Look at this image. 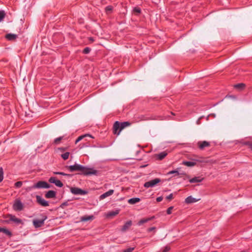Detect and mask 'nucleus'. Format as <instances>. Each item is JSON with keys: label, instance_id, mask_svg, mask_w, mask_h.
<instances>
[{"label": "nucleus", "instance_id": "b1692460", "mask_svg": "<svg viewBox=\"0 0 252 252\" xmlns=\"http://www.w3.org/2000/svg\"><path fill=\"white\" fill-rule=\"evenodd\" d=\"M0 232H2L8 236L11 235V232L9 230L5 228L0 227Z\"/></svg>", "mask_w": 252, "mask_h": 252}, {"label": "nucleus", "instance_id": "9b49d317", "mask_svg": "<svg viewBox=\"0 0 252 252\" xmlns=\"http://www.w3.org/2000/svg\"><path fill=\"white\" fill-rule=\"evenodd\" d=\"M9 220L10 221L14 222V223H15L17 224L23 223L22 220L16 218L15 216H13V215H10Z\"/></svg>", "mask_w": 252, "mask_h": 252}, {"label": "nucleus", "instance_id": "f257e3e1", "mask_svg": "<svg viewBox=\"0 0 252 252\" xmlns=\"http://www.w3.org/2000/svg\"><path fill=\"white\" fill-rule=\"evenodd\" d=\"M67 168L70 172L81 171V174L86 176L92 175H96L98 174V171L93 168H89L77 163L70 165L68 166Z\"/></svg>", "mask_w": 252, "mask_h": 252}, {"label": "nucleus", "instance_id": "6ab92c4d", "mask_svg": "<svg viewBox=\"0 0 252 252\" xmlns=\"http://www.w3.org/2000/svg\"><path fill=\"white\" fill-rule=\"evenodd\" d=\"M183 164L188 167H192L195 165L196 163L195 161H183Z\"/></svg>", "mask_w": 252, "mask_h": 252}, {"label": "nucleus", "instance_id": "423d86ee", "mask_svg": "<svg viewBox=\"0 0 252 252\" xmlns=\"http://www.w3.org/2000/svg\"><path fill=\"white\" fill-rule=\"evenodd\" d=\"M36 198L37 202L41 206L46 207L49 205L48 202L43 199L41 196L39 195H36Z\"/></svg>", "mask_w": 252, "mask_h": 252}, {"label": "nucleus", "instance_id": "c756f323", "mask_svg": "<svg viewBox=\"0 0 252 252\" xmlns=\"http://www.w3.org/2000/svg\"><path fill=\"white\" fill-rule=\"evenodd\" d=\"M5 16V13L3 10H0V22L3 21Z\"/></svg>", "mask_w": 252, "mask_h": 252}, {"label": "nucleus", "instance_id": "f704fd0d", "mask_svg": "<svg viewBox=\"0 0 252 252\" xmlns=\"http://www.w3.org/2000/svg\"><path fill=\"white\" fill-rule=\"evenodd\" d=\"M91 51V49L89 47H86L83 51V53L85 54H89Z\"/></svg>", "mask_w": 252, "mask_h": 252}, {"label": "nucleus", "instance_id": "f3484780", "mask_svg": "<svg viewBox=\"0 0 252 252\" xmlns=\"http://www.w3.org/2000/svg\"><path fill=\"white\" fill-rule=\"evenodd\" d=\"M197 201V199L192 197L191 196H188L185 199V202L187 204H190Z\"/></svg>", "mask_w": 252, "mask_h": 252}, {"label": "nucleus", "instance_id": "2f4dec72", "mask_svg": "<svg viewBox=\"0 0 252 252\" xmlns=\"http://www.w3.org/2000/svg\"><path fill=\"white\" fill-rule=\"evenodd\" d=\"M54 174H56V175H61L66 176H68V177L70 176L69 174H66V173H65L64 172H54Z\"/></svg>", "mask_w": 252, "mask_h": 252}, {"label": "nucleus", "instance_id": "09e8293b", "mask_svg": "<svg viewBox=\"0 0 252 252\" xmlns=\"http://www.w3.org/2000/svg\"><path fill=\"white\" fill-rule=\"evenodd\" d=\"M251 148H252V144L251 145Z\"/></svg>", "mask_w": 252, "mask_h": 252}, {"label": "nucleus", "instance_id": "412c9836", "mask_svg": "<svg viewBox=\"0 0 252 252\" xmlns=\"http://www.w3.org/2000/svg\"><path fill=\"white\" fill-rule=\"evenodd\" d=\"M203 180V178H201L199 177H195L189 180V182L190 183H195L201 182Z\"/></svg>", "mask_w": 252, "mask_h": 252}, {"label": "nucleus", "instance_id": "de8ad7c7", "mask_svg": "<svg viewBox=\"0 0 252 252\" xmlns=\"http://www.w3.org/2000/svg\"><path fill=\"white\" fill-rule=\"evenodd\" d=\"M90 40L93 41H94V39H93V37H90Z\"/></svg>", "mask_w": 252, "mask_h": 252}, {"label": "nucleus", "instance_id": "1a4fd4ad", "mask_svg": "<svg viewBox=\"0 0 252 252\" xmlns=\"http://www.w3.org/2000/svg\"><path fill=\"white\" fill-rule=\"evenodd\" d=\"M121 129L120 123L118 121H116L113 126V132L115 134L119 135L120 133Z\"/></svg>", "mask_w": 252, "mask_h": 252}, {"label": "nucleus", "instance_id": "2eb2a0df", "mask_svg": "<svg viewBox=\"0 0 252 252\" xmlns=\"http://www.w3.org/2000/svg\"><path fill=\"white\" fill-rule=\"evenodd\" d=\"M17 35L13 33H8L6 34L5 38L9 41L15 40L17 38Z\"/></svg>", "mask_w": 252, "mask_h": 252}, {"label": "nucleus", "instance_id": "a18cd8bd", "mask_svg": "<svg viewBox=\"0 0 252 252\" xmlns=\"http://www.w3.org/2000/svg\"><path fill=\"white\" fill-rule=\"evenodd\" d=\"M66 205V203H63L62 204L61 206L63 207V206L64 205Z\"/></svg>", "mask_w": 252, "mask_h": 252}, {"label": "nucleus", "instance_id": "473e14b6", "mask_svg": "<svg viewBox=\"0 0 252 252\" xmlns=\"http://www.w3.org/2000/svg\"><path fill=\"white\" fill-rule=\"evenodd\" d=\"M3 179V171L2 167H0V183Z\"/></svg>", "mask_w": 252, "mask_h": 252}, {"label": "nucleus", "instance_id": "37998d69", "mask_svg": "<svg viewBox=\"0 0 252 252\" xmlns=\"http://www.w3.org/2000/svg\"><path fill=\"white\" fill-rule=\"evenodd\" d=\"M163 198L161 196H159L157 198V202H160L162 200Z\"/></svg>", "mask_w": 252, "mask_h": 252}, {"label": "nucleus", "instance_id": "a19ab883", "mask_svg": "<svg viewBox=\"0 0 252 252\" xmlns=\"http://www.w3.org/2000/svg\"><path fill=\"white\" fill-rule=\"evenodd\" d=\"M155 229H156V227H152L149 228L147 229V231L148 232H152V231H153V230H154Z\"/></svg>", "mask_w": 252, "mask_h": 252}, {"label": "nucleus", "instance_id": "dca6fc26", "mask_svg": "<svg viewBox=\"0 0 252 252\" xmlns=\"http://www.w3.org/2000/svg\"><path fill=\"white\" fill-rule=\"evenodd\" d=\"M94 219V216L93 215L91 216H84L81 217L80 218V220L81 221H88L91 220H93Z\"/></svg>", "mask_w": 252, "mask_h": 252}, {"label": "nucleus", "instance_id": "f03ea898", "mask_svg": "<svg viewBox=\"0 0 252 252\" xmlns=\"http://www.w3.org/2000/svg\"><path fill=\"white\" fill-rule=\"evenodd\" d=\"M51 186L45 181H39L34 184L32 186L29 188V190L34 189H49Z\"/></svg>", "mask_w": 252, "mask_h": 252}, {"label": "nucleus", "instance_id": "0eeeda50", "mask_svg": "<svg viewBox=\"0 0 252 252\" xmlns=\"http://www.w3.org/2000/svg\"><path fill=\"white\" fill-rule=\"evenodd\" d=\"M50 183L54 184L56 186L61 188L63 186V184L55 177H51L49 179Z\"/></svg>", "mask_w": 252, "mask_h": 252}, {"label": "nucleus", "instance_id": "79ce46f5", "mask_svg": "<svg viewBox=\"0 0 252 252\" xmlns=\"http://www.w3.org/2000/svg\"><path fill=\"white\" fill-rule=\"evenodd\" d=\"M170 250V248L168 247H166L163 251V252H167Z\"/></svg>", "mask_w": 252, "mask_h": 252}, {"label": "nucleus", "instance_id": "9d476101", "mask_svg": "<svg viewBox=\"0 0 252 252\" xmlns=\"http://www.w3.org/2000/svg\"><path fill=\"white\" fill-rule=\"evenodd\" d=\"M197 145L199 149L202 150L205 148L209 147L210 146V143L206 141H199L197 143Z\"/></svg>", "mask_w": 252, "mask_h": 252}, {"label": "nucleus", "instance_id": "58836bf2", "mask_svg": "<svg viewBox=\"0 0 252 252\" xmlns=\"http://www.w3.org/2000/svg\"><path fill=\"white\" fill-rule=\"evenodd\" d=\"M134 248H128L124 251V252H132L134 250Z\"/></svg>", "mask_w": 252, "mask_h": 252}, {"label": "nucleus", "instance_id": "aec40b11", "mask_svg": "<svg viewBox=\"0 0 252 252\" xmlns=\"http://www.w3.org/2000/svg\"><path fill=\"white\" fill-rule=\"evenodd\" d=\"M140 201V199L138 197H133L128 200V203L130 204H134Z\"/></svg>", "mask_w": 252, "mask_h": 252}, {"label": "nucleus", "instance_id": "20e7f679", "mask_svg": "<svg viewBox=\"0 0 252 252\" xmlns=\"http://www.w3.org/2000/svg\"><path fill=\"white\" fill-rule=\"evenodd\" d=\"M70 191L72 194L75 195H85L87 193V191L76 187L71 188Z\"/></svg>", "mask_w": 252, "mask_h": 252}, {"label": "nucleus", "instance_id": "7ed1b4c3", "mask_svg": "<svg viewBox=\"0 0 252 252\" xmlns=\"http://www.w3.org/2000/svg\"><path fill=\"white\" fill-rule=\"evenodd\" d=\"M161 180L159 178H155L153 180H150L148 182L145 183L144 187L146 188H153L155 187L157 184L160 183Z\"/></svg>", "mask_w": 252, "mask_h": 252}, {"label": "nucleus", "instance_id": "f8f14e48", "mask_svg": "<svg viewBox=\"0 0 252 252\" xmlns=\"http://www.w3.org/2000/svg\"><path fill=\"white\" fill-rule=\"evenodd\" d=\"M132 225V221L128 220L126 221L121 228V231L126 232Z\"/></svg>", "mask_w": 252, "mask_h": 252}, {"label": "nucleus", "instance_id": "ea45409f", "mask_svg": "<svg viewBox=\"0 0 252 252\" xmlns=\"http://www.w3.org/2000/svg\"><path fill=\"white\" fill-rule=\"evenodd\" d=\"M166 198L168 200H171L173 198V194L172 193H170L169 195L166 197Z\"/></svg>", "mask_w": 252, "mask_h": 252}, {"label": "nucleus", "instance_id": "c9c22d12", "mask_svg": "<svg viewBox=\"0 0 252 252\" xmlns=\"http://www.w3.org/2000/svg\"><path fill=\"white\" fill-rule=\"evenodd\" d=\"M112 6H111V5H108L105 8V11L106 12H110L112 11Z\"/></svg>", "mask_w": 252, "mask_h": 252}, {"label": "nucleus", "instance_id": "72a5a7b5", "mask_svg": "<svg viewBox=\"0 0 252 252\" xmlns=\"http://www.w3.org/2000/svg\"><path fill=\"white\" fill-rule=\"evenodd\" d=\"M23 185V182L22 181H18L15 183V187L17 188H19L21 187Z\"/></svg>", "mask_w": 252, "mask_h": 252}, {"label": "nucleus", "instance_id": "6e6552de", "mask_svg": "<svg viewBox=\"0 0 252 252\" xmlns=\"http://www.w3.org/2000/svg\"><path fill=\"white\" fill-rule=\"evenodd\" d=\"M47 219V217H44L43 219L41 220H33V224L35 228H38L42 226L45 220Z\"/></svg>", "mask_w": 252, "mask_h": 252}, {"label": "nucleus", "instance_id": "5701e85b", "mask_svg": "<svg viewBox=\"0 0 252 252\" xmlns=\"http://www.w3.org/2000/svg\"><path fill=\"white\" fill-rule=\"evenodd\" d=\"M119 212H120L119 210H116L115 211L109 212L107 213V217H111L115 216L119 213Z\"/></svg>", "mask_w": 252, "mask_h": 252}, {"label": "nucleus", "instance_id": "bb28decb", "mask_svg": "<svg viewBox=\"0 0 252 252\" xmlns=\"http://www.w3.org/2000/svg\"><path fill=\"white\" fill-rule=\"evenodd\" d=\"M170 174H174L173 176H176L180 175V173H179L178 171L177 170H172L167 173V175H170Z\"/></svg>", "mask_w": 252, "mask_h": 252}, {"label": "nucleus", "instance_id": "cd10ccee", "mask_svg": "<svg viewBox=\"0 0 252 252\" xmlns=\"http://www.w3.org/2000/svg\"><path fill=\"white\" fill-rule=\"evenodd\" d=\"M63 136H60L59 137L55 138L54 141V143L56 145L59 144L61 141L63 139Z\"/></svg>", "mask_w": 252, "mask_h": 252}, {"label": "nucleus", "instance_id": "4be33fe9", "mask_svg": "<svg viewBox=\"0 0 252 252\" xmlns=\"http://www.w3.org/2000/svg\"><path fill=\"white\" fill-rule=\"evenodd\" d=\"M167 153L165 151H163L157 155V157L158 159L162 160L167 156Z\"/></svg>", "mask_w": 252, "mask_h": 252}, {"label": "nucleus", "instance_id": "39448f33", "mask_svg": "<svg viewBox=\"0 0 252 252\" xmlns=\"http://www.w3.org/2000/svg\"><path fill=\"white\" fill-rule=\"evenodd\" d=\"M13 208L16 211H21L23 209V204L20 200H17L13 205Z\"/></svg>", "mask_w": 252, "mask_h": 252}, {"label": "nucleus", "instance_id": "a211bd4d", "mask_svg": "<svg viewBox=\"0 0 252 252\" xmlns=\"http://www.w3.org/2000/svg\"><path fill=\"white\" fill-rule=\"evenodd\" d=\"M153 218H154V217L142 219L138 221V222L137 223V224H138V225L140 226L142 224H143V223L147 222L148 221L152 220Z\"/></svg>", "mask_w": 252, "mask_h": 252}, {"label": "nucleus", "instance_id": "4c0bfd02", "mask_svg": "<svg viewBox=\"0 0 252 252\" xmlns=\"http://www.w3.org/2000/svg\"><path fill=\"white\" fill-rule=\"evenodd\" d=\"M133 11L137 13H140L141 12V9L139 7H135L133 9Z\"/></svg>", "mask_w": 252, "mask_h": 252}, {"label": "nucleus", "instance_id": "a878e982", "mask_svg": "<svg viewBox=\"0 0 252 252\" xmlns=\"http://www.w3.org/2000/svg\"><path fill=\"white\" fill-rule=\"evenodd\" d=\"M130 125V123L128 122H124L122 123H120L121 126V129L122 130L126 126H129Z\"/></svg>", "mask_w": 252, "mask_h": 252}, {"label": "nucleus", "instance_id": "4468645a", "mask_svg": "<svg viewBox=\"0 0 252 252\" xmlns=\"http://www.w3.org/2000/svg\"><path fill=\"white\" fill-rule=\"evenodd\" d=\"M114 191L113 189H110L108 191L101 194L100 196V198L101 199H103L111 195L114 193Z\"/></svg>", "mask_w": 252, "mask_h": 252}, {"label": "nucleus", "instance_id": "8fccbe9b", "mask_svg": "<svg viewBox=\"0 0 252 252\" xmlns=\"http://www.w3.org/2000/svg\"><path fill=\"white\" fill-rule=\"evenodd\" d=\"M244 252V251H242V252Z\"/></svg>", "mask_w": 252, "mask_h": 252}, {"label": "nucleus", "instance_id": "49530a36", "mask_svg": "<svg viewBox=\"0 0 252 252\" xmlns=\"http://www.w3.org/2000/svg\"><path fill=\"white\" fill-rule=\"evenodd\" d=\"M79 142V140H78V139H77L75 141V144L77 143L78 142Z\"/></svg>", "mask_w": 252, "mask_h": 252}, {"label": "nucleus", "instance_id": "c85d7f7f", "mask_svg": "<svg viewBox=\"0 0 252 252\" xmlns=\"http://www.w3.org/2000/svg\"><path fill=\"white\" fill-rule=\"evenodd\" d=\"M70 153L69 152H65L64 154L61 155V157L64 159L66 160L68 159Z\"/></svg>", "mask_w": 252, "mask_h": 252}, {"label": "nucleus", "instance_id": "ddd939ff", "mask_svg": "<svg viewBox=\"0 0 252 252\" xmlns=\"http://www.w3.org/2000/svg\"><path fill=\"white\" fill-rule=\"evenodd\" d=\"M56 192L54 190H49L45 195L46 198H54L56 197Z\"/></svg>", "mask_w": 252, "mask_h": 252}, {"label": "nucleus", "instance_id": "7c9ffc66", "mask_svg": "<svg viewBox=\"0 0 252 252\" xmlns=\"http://www.w3.org/2000/svg\"><path fill=\"white\" fill-rule=\"evenodd\" d=\"M87 136H89V137H93L91 135H90L89 134H85V135H81V136H79L77 138L78 140H79V141H80L82 140L84 137H87Z\"/></svg>", "mask_w": 252, "mask_h": 252}, {"label": "nucleus", "instance_id": "e433bc0d", "mask_svg": "<svg viewBox=\"0 0 252 252\" xmlns=\"http://www.w3.org/2000/svg\"><path fill=\"white\" fill-rule=\"evenodd\" d=\"M173 209V207H172V206L169 207L167 209V211H166L167 214L168 215L171 214L172 213V210Z\"/></svg>", "mask_w": 252, "mask_h": 252}, {"label": "nucleus", "instance_id": "c03bdc74", "mask_svg": "<svg viewBox=\"0 0 252 252\" xmlns=\"http://www.w3.org/2000/svg\"><path fill=\"white\" fill-rule=\"evenodd\" d=\"M59 150H62V151H64L65 150V148H59Z\"/></svg>", "mask_w": 252, "mask_h": 252}, {"label": "nucleus", "instance_id": "393cba45", "mask_svg": "<svg viewBox=\"0 0 252 252\" xmlns=\"http://www.w3.org/2000/svg\"><path fill=\"white\" fill-rule=\"evenodd\" d=\"M234 87L236 89L241 90L245 88V84L244 83H239L235 85Z\"/></svg>", "mask_w": 252, "mask_h": 252}]
</instances>
